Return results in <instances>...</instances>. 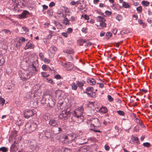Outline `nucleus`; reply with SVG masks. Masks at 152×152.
I'll return each mask as SVG.
<instances>
[{
	"instance_id": "f257e3e1",
	"label": "nucleus",
	"mask_w": 152,
	"mask_h": 152,
	"mask_svg": "<svg viewBox=\"0 0 152 152\" xmlns=\"http://www.w3.org/2000/svg\"><path fill=\"white\" fill-rule=\"evenodd\" d=\"M84 109L82 106H81L75 110L72 113V118L75 119L76 122L80 123L83 121L84 116L83 115Z\"/></svg>"
},
{
	"instance_id": "f03ea898",
	"label": "nucleus",
	"mask_w": 152,
	"mask_h": 152,
	"mask_svg": "<svg viewBox=\"0 0 152 152\" xmlns=\"http://www.w3.org/2000/svg\"><path fill=\"white\" fill-rule=\"evenodd\" d=\"M37 127V123L35 122H28L25 126V129L28 133L31 132L36 130Z\"/></svg>"
},
{
	"instance_id": "7ed1b4c3",
	"label": "nucleus",
	"mask_w": 152,
	"mask_h": 152,
	"mask_svg": "<svg viewBox=\"0 0 152 152\" xmlns=\"http://www.w3.org/2000/svg\"><path fill=\"white\" fill-rule=\"evenodd\" d=\"M87 122L88 126L90 127H99L101 126L100 123L99 119L97 118H92L88 120Z\"/></svg>"
},
{
	"instance_id": "20e7f679",
	"label": "nucleus",
	"mask_w": 152,
	"mask_h": 152,
	"mask_svg": "<svg viewBox=\"0 0 152 152\" xmlns=\"http://www.w3.org/2000/svg\"><path fill=\"white\" fill-rule=\"evenodd\" d=\"M24 71H22V72L20 75V76L21 79L23 80H26L29 79L32 75V73L27 71V68H24Z\"/></svg>"
},
{
	"instance_id": "39448f33",
	"label": "nucleus",
	"mask_w": 152,
	"mask_h": 152,
	"mask_svg": "<svg viewBox=\"0 0 152 152\" xmlns=\"http://www.w3.org/2000/svg\"><path fill=\"white\" fill-rule=\"evenodd\" d=\"M16 131L13 132L12 134L9 136V141L10 142L13 139H15V141L13 143L18 145V144L21 140V136L16 137Z\"/></svg>"
},
{
	"instance_id": "423d86ee",
	"label": "nucleus",
	"mask_w": 152,
	"mask_h": 152,
	"mask_svg": "<svg viewBox=\"0 0 152 152\" xmlns=\"http://www.w3.org/2000/svg\"><path fill=\"white\" fill-rule=\"evenodd\" d=\"M36 112L34 110L27 109L24 112V116L26 118H28L33 116Z\"/></svg>"
},
{
	"instance_id": "0eeeda50",
	"label": "nucleus",
	"mask_w": 152,
	"mask_h": 152,
	"mask_svg": "<svg viewBox=\"0 0 152 152\" xmlns=\"http://www.w3.org/2000/svg\"><path fill=\"white\" fill-rule=\"evenodd\" d=\"M59 140L61 142L68 145L71 143V140H69L68 136L66 135H62L60 138Z\"/></svg>"
},
{
	"instance_id": "6e6552de",
	"label": "nucleus",
	"mask_w": 152,
	"mask_h": 152,
	"mask_svg": "<svg viewBox=\"0 0 152 152\" xmlns=\"http://www.w3.org/2000/svg\"><path fill=\"white\" fill-rule=\"evenodd\" d=\"M40 147V145L36 143L35 141L31 142L29 147L32 150L37 151L39 150Z\"/></svg>"
},
{
	"instance_id": "1a4fd4ad",
	"label": "nucleus",
	"mask_w": 152,
	"mask_h": 152,
	"mask_svg": "<svg viewBox=\"0 0 152 152\" xmlns=\"http://www.w3.org/2000/svg\"><path fill=\"white\" fill-rule=\"evenodd\" d=\"M69 111H64L60 112L58 116L60 119L66 120L69 117Z\"/></svg>"
},
{
	"instance_id": "9d476101",
	"label": "nucleus",
	"mask_w": 152,
	"mask_h": 152,
	"mask_svg": "<svg viewBox=\"0 0 152 152\" xmlns=\"http://www.w3.org/2000/svg\"><path fill=\"white\" fill-rule=\"evenodd\" d=\"M57 50V48L54 46L52 45L51 46L48 51L49 56L52 58L53 56L54 55L55 52Z\"/></svg>"
},
{
	"instance_id": "9b49d317",
	"label": "nucleus",
	"mask_w": 152,
	"mask_h": 152,
	"mask_svg": "<svg viewBox=\"0 0 152 152\" xmlns=\"http://www.w3.org/2000/svg\"><path fill=\"white\" fill-rule=\"evenodd\" d=\"M18 145L13 143L10 146V151L15 152L18 150Z\"/></svg>"
},
{
	"instance_id": "f8f14e48",
	"label": "nucleus",
	"mask_w": 152,
	"mask_h": 152,
	"mask_svg": "<svg viewBox=\"0 0 152 152\" xmlns=\"http://www.w3.org/2000/svg\"><path fill=\"white\" fill-rule=\"evenodd\" d=\"M34 45L33 43V42L31 41H29L26 44V46L24 48V49L25 50L32 49L34 48Z\"/></svg>"
},
{
	"instance_id": "ddd939ff",
	"label": "nucleus",
	"mask_w": 152,
	"mask_h": 152,
	"mask_svg": "<svg viewBox=\"0 0 152 152\" xmlns=\"http://www.w3.org/2000/svg\"><path fill=\"white\" fill-rule=\"evenodd\" d=\"M34 93V92L33 93L32 91H31L27 93L26 95V98L28 99H32L35 96Z\"/></svg>"
},
{
	"instance_id": "4468645a",
	"label": "nucleus",
	"mask_w": 152,
	"mask_h": 152,
	"mask_svg": "<svg viewBox=\"0 0 152 152\" xmlns=\"http://www.w3.org/2000/svg\"><path fill=\"white\" fill-rule=\"evenodd\" d=\"M29 13V12L27 10L23 11L22 13L19 15L20 18H25L27 17V15Z\"/></svg>"
},
{
	"instance_id": "2eb2a0df",
	"label": "nucleus",
	"mask_w": 152,
	"mask_h": 152,
	"mask_svg": "<svg viewBox=\"0 0 152 152\" xmlns=\"http://www.w3.org/2000/svg\"><path fill=\"white\" fill-rule=\"evenodd\" d=\"M53 133L55 134H58L62 131L61 128L60 127H58L57 126H56L53 128Z\"/></svg>"
},
{
	"instance_id": "dca6fc26",
	"label": "nucleus",
	"mask_w": 152,
	"mask_h": 152,
	"mask_svg": "<svg viewBox=\"0 0 152 152\" xmlns=\"http://www.w3.org/2000/svg\"><path fill=\"white\" fill-rule=\"evenodd\" d=\"M58 121L54 119H51L49 121V124L53 126H58Z\"/></svg>"
},
{
	"instance_id": "f3484780",
	"label": "nucleus",
	"mask_w": 152,
	"mask_h": 152,
	"mask_svg": "<svg viewBox=\"0 0 152 152\" xmlns=\"http://www.w3.org/2000/svg\"><path fill=\"white\" fill-rule=\"evenodd\" d=\"M87 83L91 85H95L96 83L95 80L93 78H89L87 80Z\"/></svg>"
},
{
	"instance_id": "a211bd4d",
	"label": "nucleus",
	"mask_w": 152,
	"mask_h": 152,
	"mask_svg": "<svg viewBox=\"0 0 152 152\" xmlns=\"http://www.w3.org/2000/svg\"><path fill=\"white\" fill-rule=\"evenodd\" d=\"M55 104V100L54 99H49V102L48 103V106L50 107H53Z\"/></svg>"
},
{
	"instance_id": "6ab92c4d",
	"label": "nucleus",
	"mask_w": 152,
	"mask_h": 152,
	"mask_svg": "<svg viewBox=\"0 0 152 152\" xmlns=\"http://www.w3.org/2000/svg\"><path fill=\"white\" fill-rule=\"evenodd\" d=\"M63 52L68 54H72L74 53V51L72 49L68 48L65 49L63 50Z\"/></svg>"
},
{
	"instance_id": "aec40b11",
	"label": "nucleus",
	"mask_w": 152,
	"mask_h": 152,
	"mask_svg": "<svg viewBox=\"0 0 152 152\" xmlns=\"http://www.w3.org/2000/svg\"><path fill=\"white\" fill-rule=\"evenodd\" d=\"M68 137L69 140H71V142L73 140H74L76 138V135L74 134H71L68 135Z\"/></svg>"
},
{
	"instance_id": "412c9836",
	"label": "nucleus",
	"mask_w": 152,
	"mask_h": 152,
	"mask_svg": "<svg viewBox=\"0 0 152 152\" xmlns=\"http://www.w3.org/2000/svg\"><path fill=\"white\" fill-rule=\"evenodd\" d=\"M42 69L43 70L46 71H50L51 70L50 68L48 66L46 65H43L42 66Z\"/></svg>"
},
{
	"instance_id": "4be33fe9",
	"label": "nucleus",
	"mask_w": 152,
	"mask_h": 152,
	"mask_svg": "<svg viewBox=\"0 0 152 152\" xmlns=\"http://www.w3.org/2000/svg\"><path fill=\"white\" fill-rule=\"evenodd\" d=\"M86 94L89 97H91L94 98L96 96V93L93 91L90 92Z\"/></svg>"
},
{
	"instance_id": "5701e85b",
	"label": "nucleus",
	"mask_w": 152,
	"mask_h": 152,
	"mask_svg": "<svg viewBox=\"0 0 152 152\" xmlns=\"http://www.w3.org/2000/svg\"><path fill=\"white\" fill-rule=\"evenodd\" d=\"M94 90V89L92 87H88L87 88L85 91H84V93L87 94L89 92H90L93 91Z\"/></svg>"
},
{
	"instance_id": "b1692460",
	"label": "nucleus",
	"mask_w": 152,
	"mask_h": 152,
	"mask_svg": "<svg viewBox=\"0 0 152 152\" xmlns=\"http://www.w3.org/2000/svg\"><path fill=\"white\" fill-rule=\"evenodd\" d=\"M99 111L100 113H105L107 112V110L106 107H103L100 108L99 110Z\"/></svg>"
},
{
	"instance_id": "393cba45",
	"label": "nucleus",
	"mask_w": 152,
	"mask_h": 152,
	"mask_svg": "<svg viewBox=\"0 0 152 152\" xmlns=\"http://www.w3.org/2000/svg\"><path fill=\"white\" fill-rule=\"evenodd\" d=\"M30 68H31V72H32V75H33V73H34L36 72V71L37 70V67L36 66H33V65H32V66Z\"/></svg>"
},
{
	"instance_id": "a878e982",
	"label": "nucleus",
	"mask_w": 152,
	"mask_h": 152,
	"mask_svg": "<svg viewBox=\"0 0 152 152\" xmlns=\"http://www.w3.org/2000/svg\"><path fill=\"white\" fill-rule=\"evenodd\" d=\"M96 18L97 20L99 22H105L106 21V19L101 16H98Z\"/></svg>"
},
{
	"instance_id": "bb28decb",
	"label": "nucleus",
	"mask_w": 152,
	"mask_h": 152,
	"mask_svg": "<svg viewBox=\"0 0 152 152\" xmlns=\"http://www.w3.org/2000/svg\"><path fill=\"white\" fill-rule=\"evenodd\" d=\"M64 66L68 68H70L71 69L73 67V65L72 63L66 62L64 64Z\"/></svg>"
},
{
	"instance_id": "cd10ccee",
	"label": "nucleus",
	"mask_w": 152,
	"mask_h": 152,
	"mask_svg": "<svg viewBox=\"0 0 152 152\" xmlns=\"http://www.w3.org/2000/svg\"><path fill=\"white\" fill-rule=\"evenodd\" d=\"M132 139L133 140V141L135 142L137 144H138L139 143V139L137 137H134L132 136Z\"/></svg>"
},
{
	"instance_id": "c85d7f7f",
	"label": "nucleus",
	"mask_w": 152,
	"mask_h": 152,
	"mask_svg": "<svg viewBox=\"0 0 152 152\" xmlns=\"http://www.w3.org/2000/svg\"><path fill=\"white\" fill-rule=\"evenodd\" d=\"M98 128V127H92L91 128H90L89 129L95 132L100 133L101 131L97 129Z\"/></svg>"
},
{
	"instance_id": "c756f323",
	"label": "nucleus",
	"mask_w": 152,
	"mask_h": 152,
	"mask_svg": "<svg viewBox=\"0 0 152 152\" xmlns=\"http://www.w3.org/2000/svg\"><path fill=\"white\" fill-rule=\"evenodd\" d=\"M49 131L47 130L45 131V136L47 138H49L51 137V134L49 132Z\"/></svg>"
},
{
	"instance_id": "7c9ffc66",
	"label": "nucleus",
	"mask_w": 152,
	"mask_h": 152,
	"mask_svg": "<svg viewBox=\"0 0 152 152\" xmlns=\"http://www.w3.org/2000/svg\"><path fill=\"white\" fill-rule=\"evenodd\" d=\"M54 23L56 27L58 28H62L61 25L59 23L57 22L56 21H54Z\"/></svg>"
},
{
	"instance_id": "2f4dec72",
	"label": "nucleus",
	"mask_w": 152,
	"mask_h": 152,
	"mask_svg": "<svg viewBox=\"0 0 152 152\" xmlns=\"http://www.w3.org/2000/svg\"><path fill=\"white\" fill-rule=\"evenodd\" d=\"M122 5L124 8H129L130 7L129 5L125 1L122 2Z\"/></svg>"
},
{
	"instance_id": "473e14b6",
	"label": "nucleus",
	"mask_w": 152,
	"mask_h": 152,
	"mask_svg": "<svg viewBox=\"0 0 152 152\" xmlns=\"http://www.w3.org/2000/svg\"><path fill=\"white\" fill-rule=\"evenodd\" d=\"M55 94L56 96L59 97L61 96V91L59 90H58L56 91Z\"/></svg>"
},
{
	"instance_id": "72a5a7b5",
	"label": "nucleus",
	"mask_w": 152,
	"mask_h": 152,
	"mask_svg": "<svg viewBox=\"0 0 152 152\" xmlns=\"http://www.w3.org/2000/svg\"><path fill=\"white\" fill-rule=\"evenodd\" d=\"M112 36V34L110 32H108L106 33L105 35V38L107 39H109Z\"/></svg>"
},
{
	"instance_id": "f704fd0d",
	"label": "nucleus",
	"mask_w": 152,
	"mask_h": 152,
	"mask_svg": "<svg viewBox=\"0 0 152 152\" xmlns=\"http://www.w3.org/2000/svg\"><path fill=\"white\" fill-rule=\"evenodd\" d=\"M72 87V89L74 90H76L77 88V86L76 84L74 82H73L71 84Z\"/></svg>"
},
{
	"instance_id": "c9c22d12",
	"label": "nucleus",
	"mask_w": 152,
	"mask_h": 152,
	"mask_svg": "<svg viewBox=\"0 0 152 152\" xmlns=\"http://www.w3.org/2000/svg\"><path fill=\"white\" fill-rule=\"evenodd\" d=\"M0 151L2 152H7L8 149L5 147H2L0 148Z\"/></svg>"
},
{
	"instance_id": "e433bc0d",
	"label": "nucleus",
	"mask_w": 152,
	"mask_h": 152,
	"mask_svg": "<svg viewBox=\"0 0 152 152\" xmlns=\"http://www.w3.org/2000/svg\"><path fill=\"white\" fill-rule=\"evenodd\" d=\"M77 84L78 85L79 87L80 88H82V87L83 86L84 83L83 82H81L80 81H78L77 82Z\"/></svg>"
},
{
	"instance_id": "4c0bfd02",
	"label": "nucleus",
	"mask_w": 152,
	"mask_h": 152,
	"mask_svg": "<svg viewBox=\"0 0 152 152\" xmlns=\"http://www.w3.org/2000/svg\"><path fill=\"white\" fill-rule=\"evenodd\" d=\"M32 65L38 67L39 66L38 59H36L35 61H34L32 64Z\"/></svg>"
},
{
	"instance_id": "58836bf2",
	"label": "nucleus",
	"mask_w": 152,
	"mask_h": 152,
	"mask_svg": "<svg viewBox=\"0 0 152 152\" xmlns=\"http://www.w3.org/2000/svg\"><path fill=\"white\" fill-rule=\"evenodd\" d=\"M46 81L53 85L55 83L53 80L50 78L46 79Z\"/></svg>"
},
{
	"instance_id": "ea45409f",
	"label": "nucleus",
	"mask_w": 152,
	"mask_h": 152,
	"mask_svg": "<svg viewBox=\"0 0 152 152\" xmlns=\"http://www.w3.org/2000/svg\"><path fill=\"white\" fill-rule=\"evenodd\" d=\"M39 89V86L37 85L35 86L33 88V91H34V92H36Z\"/></svg>"
},
{
	"instance_id": "a19ab883",
	"label": "nucleus",
	"mask_w": 152,
	"mask_h": 152,
	"mask_svg": "<svg viewBox=\"0 0 152 152\" xmlns=\"http://www.w3.org/2000/svg\"><path fill=\"white\" fill-rule=\"evenodd\" d=\"M4 63V59L2 56H0V66L3 65Z\"/></svg>"
},
{
	"instance_id": "79ce46f5",
	"label": "nucleus",
	"mask_w": 152,
	"mask_h": 152,
	"mask_svg": "<svg viewBox=\"0 0 152 152\" xmlns=\"http://www.w3.org/2000/svg\"><path fill=\"white\" fill-rule=\"evenodd\" d=\"M123 17L122 16L120 15H118L116 17V19L118 21H120L122 20Z\"/></svg>"
},
{
	"instance_id": "37998d69",
	"label": "nucleus",
	"mask_w": 152,
	"mask_h": 152,
	"mask_svg": "<svg viewBox=\"0 0 152 152\" xmlns=\"http://www.w3.org/2000/svg\"><path fill=\"white\" fill-rule=\"evenodd\" d=\"M142 4L143 5L148 6L149 5V3L146 1H142L141 2Z\"/></svg>"
},
{
	"instance_id": "c03bdc74",
	"label": "nucleus",
	"mask_w": 152,
	"mask_h": 152,
	"mask_svg": "<svg viewBox=\"0 0 152 152\" xmlns=\"http://www.w3.org/2000/svg\"><path fill=\"white\" fill-rule=\"evenodd\" d=\"M21 30L25 32H28L29 31V29L25 26H23Z\"/></svg>"
},
{
	"instance_id": "a18cd8bd",
	"label": "nucleus",
	"mask_w": 152,
	"mask_h": 152,
	"mask_svg": "<svg viewBox=\"0 0 152 152\" xmlns=\"http://www.w3.org/2000/svg\"><path fill=\"white\" fill-rule=\"evenodd\" d=\"M5 102V100L4 99L0 97V104L1 106L4 105Z\"/></svg>"
},
{
	"instance_id": "49530a36",
	"label": "nucleus",
	"mask_w": 152,
	"mask_h": 152,
	"mask_svg": "<svg viewBox=\"0 0 152 152\" xmlns=\"http://www.w3.org/2000/svg\"><path fill=\"white\" fill-rule=\"evenodd\" d=\"M42 76L44 77H47L49 76V75L47 74L46 72H41Z\"/></svg>"
},
{
	"instance_id": "de8ad7c7",
	"label": "nucleus",
	"mask_w": 152,
	"mask_h": 152,
	"mask_svg": "<svg viewBox=\"0 0 152 152\" xmlns=\"http://www.w3.org/2000/svg\"><path fill=\"white\" fill-rule=\"evenodd\" d=\"M107 97L108 101L110 102H111L113 101V99L111 97L110 95H108L107 96Z\"/></svg>"
},
{
	"instance_id": "09e8293b",
	"label": "nucleus",
	"mask_w": 152,
	"mask_h": 152,
	"mask_svg": "<svg viewBox=\"0 0 152 152\" xmlns=\"http://www.w3.org/2000/svg\"><path fill=\"white\" fill-rule=\"evenodd\" d=\"M63 23L65 25L69 24V21L68 19L66 18H65L63 20Z\"/></svg>"
},
{
	"instance_id": "8fccbe9b",
	"label": "nucleus",
	"mask_w": 152,
	"mask_h": 152,
	"mask_svg": "<svg viewBox=\"0 0 152 152\" xmlns=\"http://www.w3.org/2000/svg\"><path fill=\"white\" fill-rule=\"evenodd\" d=\"M43 61L45 63L48 64L50 62V59H48L46 58H44Z\"/></svg>"
},
{
	"instance_id": "3c124183",
	"label": "nucleus",
	"mask_w": 152,
	"mask_h": 152,
	"mask_svg": "<svg viewBox=\"0 0 152 152\" xmlns=\"http://www.w3.org/2000/svg\"><path fill=\"white\" fill-rule=\"evenodd\" d=\"M143 145L144 146L148 148L151 146L150 143L148 142L143 143Z\"/></svg>"
},
{
	"instance_id": "603ef678",
	"label": "nucleus",
	"mask_w": 152,
	"mask_h": 152,
	"mask_svg": "<svg viewBox=\"0 0 152 152\" xmlns=\"http://www.w3.org/2000/svg\"><path fill=\"white\" fill-rule=\"evenodd\" d=\"M39 56L40 58V59L41 60H43L44 58V56L42 53H40L39 54Z\"/></svg>"
},
{
	"instance_id": "864d4df0",
	"label": "nucleus",
	"mask_w": 152,
	"mask_h": 152,
	"mask_svg": "<svg viewBox=\"0 0 152 152\" xmlns=\"http://www.w3.org/2000/svg\"><path fill=\"white\" fill-rule=\"evenodd\" d=\"M137 123H139V125L142 127L143 128L144 127V125L142 124V121L140 120L139 119H137Z\"/></svg>"
},
{
	"instance_id": "5fc2aeb1",
	"label": "nucleus",
	"mask_w": 152,
	"mask_h": 152,
	"mask_svg": "<svg viewBox=\"0 0 152 152\" xmlns=\"http://www.w3.org/2000/svg\"><path fill=\"white\" fill-rule=\"evenodd\" d=\"M117 113L119 115L123 116L124 114V112L121 110L117 111Z\"/></svg>"
},
{
	"instance_id": "6e6d98bb",
	"label": "nucleus",
	"mask_w": 152,
	"mask_h": 152,
	"mask_svg": "<svg viewBox=\"0 0 152 152\" xmlns=\"http://www.w3.org/2000/svg\"><path fill=\"white\" fill-rule=\"evenodd\" d=\"M137 10L140 13H141L142 11V8L141 6L138 7L136 8Z\"/></svg>"
},
{
	"instance_id": "4d7b16f0",
	"label": "nucleus",
	"mask_w": 152,
	"mask_h": 152,
	"mask_svg": "<svg viewBox=\"0 0 152 152\" xmlns=\"http://www.w3.org/2000/svg\"><path fill=\"white\" fill-rule=\"evenodd\" d=\"M100 25L101 27H104L106 26V24L104 22H102L100 23Z\"/></svg>"
},
{
	"instance_id": "13d9d810",
	"label": "nucleus",
	"mask_w": 152,
	"mask_h": 152,
	"mask_svg": "<svg viewBox=\"0 0 152 152\" xmlns=\"http://www.w3.org/2000/svg\"><path fill=\"white\" fill-rule=\"evenodd\" d=\"M97 85H98L99 87L101 88H102L104 87L103 84L101 83H97Z\"/></svg>"
},
{
	"instance_id": "bf43d9fd",
	"label": "nucleus",
	"mask_w": 152,
	"mask_h": 152,
	"mask_svg": "<svg viewBox=\"0 0 152 152\" xmlns=\"http://www.w3.org/2000/svg\"><path fill=\"white\" fill-rule=\"evenodd\" d=\"M55 78L57 79H59L61 78V77L59 75H57L55 76Z\"/></svg>"
},
{
	"instance_id": "052dcab7",
	"label": "nucleus",
	"mask_w": 152,
	"mask_h": 152,
	"mask_svg": "<svg viewBox=\"0 0 152 152\" xmlns=\"http://www.w3.org/2000/svg\"><path fill=\"white\" fill-rule=\"evenodd\" d=\"M43 42H44V43L46 44H48L49 43V41L46 38L44 39Z\"/></svg>"
},
{
	"instance_id": "680f3d73",
	"label": "nucleus",
	"mask_w": 152,
	"mask_h": 152,
	"mask_svg": "<svg viewBox=\"0 0 152 152\" xmlns=\"http://www.w3.org/2000/svg\"><path fill=\"white\" fill-rule=\"evenodd\" d=\"M112 31L113 34H115L117 32V30L116 28H114Z\"/></svg>"
},
{
	"instance_id": "e2e57ef3",
	"label": "nucleus",
	"mask_w": 152,
	"mask_h": 152,
	"mask_svg": "<svg viewBox=\"0 0 152 152\" xmlns=\"http://www.w3.org/2000/svg\"><path fill=\"white\" fill-rule=\"evenodd\" d=\"M82 17L84 18L86 20H88L89 19V17L86 15H84V16L83 15H82Z\"/></svg>"
},
{
	"instance_id": "0e129e2a",
	"label": "nucleus",
	"mask_w": 152,
	"mask_h": 152,
	"mask_svg": "<svg viewBox=\"0 0 152 152\" xmlns=\"http://www.w3.org/2000/svg\"><path fill=\"white\" fill-rule=\"evenodd\" d=\"M76 17L74 16H72L70 17V20L71 21L73 22L75 20Z\"/></svg>"
},
{
	"instance_id": "69168bd1",
	"label": "nucleus",
	"mask_w": 152,
	"mask_h": 152,
	"mask_svg": "<svg viewBox=\"0 0 152 152\" xmlns=\"http://www.w3.org/2000/svg\"><path fill=\"white\" fill-rule=\"evenodd\" d=\"M72 30L71 28H68L67 29V32L69 33H71L72 32Z\"/></svg>"
},
{
	"instance_id": "338daca9",
	"label": "nucleus",
	"mask_w": 152,
	"mask_h": 152,
	"mask_svg": "<svg viewBox=\"0 0 152 152\" xmlns=\"http://www.w3.org/2000/svg\"><path fill=\"white\" fill-rule=\"evenodd\" d=\"M105 13L107 15H111L112 13L111 12L107 10L105 11Z\"/></svg>"
},
{
	"instance_id": "774afa93",
	"label": "nucleus",
	"mask_w": 152,
	"mask_h": 152,
	"mask_svg": "<svg viewBox=\"0 0 152 152\" xmlns=\"http://www.w3.org/2000/svg\"><path fill=\"white\" fill-rule=\"evenodd\" d=\"M55 5V3L53 2H51L49 4V6L51 7Z\"/></svg>"
}]
</instances>
